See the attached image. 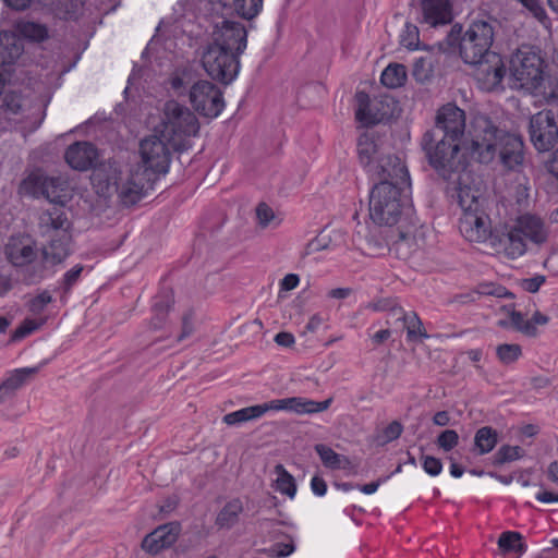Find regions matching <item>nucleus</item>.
Here are the masks:
<instances>
[{
	"instance_id": "1",
	"label": "nucleus",
	"mask_w": 558,
	"mask_h": 558,
	"mask_svg": "<svg viewBox=\"0 0 558 558\" xmlns=\"http://www.w3.org/2000/svg\"><path fill=\"white\" fill-rule=\"evenodd\" d=\"M456 183V191L450 193L457 197L462 209L459 219L460 233L471 243L485 244L497 250L502 241L493 233L490 219L484 210L482 180L473 172H463Z\"/></svg>"
},
{
	"instance_id": "2",
	"label": "nucleus",
	"mask_w": 558,
	"mask_h": 558,
	"mask_svg": "<svg viewBox=\"0 0 558 558\" xmlns=\"http://www.w3.org/2000/svg\"><path fill=\"white\" fill-rule=\"evenodd\" d=\"M470 155L481 163H489L497 156L508 170H518L524 161L521 136L500 130L487 116L476 114L472 120Z\"/></svg>"
},
{
	"instance_id": "3",
	"label": "nucleus",
	"mask_w": 558,
	"mask_h": 558,
	"mask_svg": "<svg viewBox=\"0 0 558 558\" xmlns=\"http://www.w3.org/2000/svg\"><path fill=\"white\" fill-rule=\"evenodd\" d=\"M121 170L113 163H104L95 168L92 173V182L97 193L104 197H110L117 193L124 205H133L150 189L157 177L136 169L130 175L122 179Z\"/></svg>"
},
{
	"instance_id": "4",
	"label": "nucleus",
	"mask_w": 558,
	"mask_h": 558,
	"mask_svg": "<svg viewBox=\"0 0 558 558\" xmlns=\"http://www.w3.org/2000/svg\"><path fill=\"white\" fill-rule=\"evenodd\" d=\"M420 146L428 165L439 177L448 181V192L456 191V182L463 172H472L466 168L460 154V144L444 137L440 130L429 129L422 135Z\"/></svg>"
},
{
	"instance_id": "5",
	"label": "nucleus",
	"mask_w": 558,
	"mask_h": 558,
	"mask_svg": "<svg viewBox=\"0 0 558 558\" xmlns=\"http://www.w3.org/2000/svg\"><path fill=\"white\" fill-rule=\"evenodd\" d=\"M379 181L369 193V217L379 226H393L409 206L410 183Z\"/></svg>"
},
{
	"instance_id": "6",
	"label": "nucleus",
	"mask_w": 558,
	"mask_h": 558,
	"mask_svg": "<svg viewBox=\"0 0 558 558\" xmlns=\"http://www.w3.org/2000/svg\"><path fill=\"white\" fill-rule=\"evenodd\" d=\"M156 129L174 150H183L186 148V142L198 134L199 122L190 108L171 99L165 102L160 123Z\"/></svg>"
},
{
	"instance_id": "7",
	"label": "nucleus",
	"mask_w": 558,
	"mask_h": 558,
	"mask_svg": "<svg viewBox=\"0 0 558 558\" xmlns=\"http://www.w3.org/2000/svg\"><path fill=\"white\" fill-rule=\"evenodd\" d=\"M549 230L544 220L532 214H524L517 218L514 225L507 232L502 242L504 251L510 258H517L527 251L526 241L536 246L545 244Z\"/></svg>"
},
{
	"instance_id": "8",
	"label": "nucleus",
	"mask_w": 558,
	"mask_h": 558,
	"mask_svg": "<svg viewBox=\"0 0 558 558\" xmlns=\"http://www.w3.org/2000/svg\"><path fill=\"white\" fill-rule=\"evenodd\" d=\"M546 63L541 54L529 47H522L510 59V75L515 87L526 92H536L545 81Z\"/></svg>"
},
{
	"instance_id": "9",
	"label": "nucleus",
	"mask_w": 558,
	"mask_h": 558,
	"mask_svg": "<svg viewBox=\"0 0 558 558\" xmlns=\"http://www.w3.org/2000/svg\"><path fill=\"white\" fill-rule=\"evenodd\" d=\"M497 26L496 20H476L470 24L459 43V53L465 63H476L494 52L490 48Z\"/></svg>"
},
{
	"instance_id": "10",
	"label": "nucleus",
	"mask_w": 558,
	"mask_h": 558,
	"mask_svg": "<svg viewBox=\"0 0 558 558\" xmlns=\"http://www.w3.org/2000/svg\"><path fill=\"white\" fill-rule=\"evenodd\" d=\"M172 150H174L172 145L160 133H157L155 128L154 133L142 140L140 144L142 170L157 178L159 174H166L169 170Z\"/></svg>"
},
{
	"instance_id": "11",
	"label": "nucleus",
	"mask_w": 558,
	"mask_h": 558,
	"mask_svg": "<svg viewBox=\"0 0 558 558\" xmlns=\"http://www.w3.org/2000/svg\"><path fill=\"white\" fill-rule=\"evenodd\" d=\"M239 57L236 53L210 43L202 54V64L213 80L229 84L239 73Z\"/></svg>"
},
{
	"instance_id": "12",
	"label": "nucleus",
	"mask_w": 558,
	"mask_h": 558,
	"mask_svg": "<svg viewBox=\"0 0 558 558\" xmlns=\"http://www.w3.org/2000/svg\"><path fill=\"white\" fill-rule=\"evenodd\" d=\"M3 106L10 114V119L23 124V128L27 131H34L39 128L45 117L44 106L40 100L15 92L5 94Z\"/></svg>"
},
{
	"instance_id": "13",
	"label": "nucleus",
	"mask_w": 558,
	"mask_h": 558,
	"mask_svg": "<svg viewBox=\"0 0 558 558\" xmlns=\"http://www.w3.org/2000/svg\"><path fill=\"white\" fill-rule=\"evenodd\" d=\"M529 134L537 151L551 150L558 143V124L554 111L544 109L533 114L530 118Z\"/></svg>"
},
{
	"instance_id": "14",
	"label": "nucleus",
	"mask_w": 558,
	"mask_h": 558,
	"mask_svg": "<svg viewBox=\"0 0 558 558\" xmlns=\"http://www.w3.org/2000/svg\"><path fill=\"white\" fill-rule=\"evenodd\" d=\"M189 97L194 110L206 118L218 117L225 108L221 89L209 81L201 80L194 83Z\"/></svg>"
},
{
	"instance_id": "15",
	"label": "nucleus",
	"mask_w": 558,
	"mask_h": 558,
	"mask_svg": "<svg viewBox=\"0 0 558 558\" xmlns=\"http://www.w3.org/2000/svg\"><path fill=\"white\" fill-rule=\"evenodd\" d=\"M355 119L368 128L389 120L393 116V99L389 97L371 99L365 92L355 94Z\"/></svg>"
},
{
	"instance_id": "16",
	"label": "nucleus",
	"mask_w": 558,
	"mask_h": 558,
	"mask_svg": "<svg viewBox=\"0 0 558 558\" xmlns=\"http://www.w3.org/2000/svg\"><path fill=\"white\" fill-rule=\"evenodd\" d=\"M470 64L475 66L474 77L483 90L502 89L501 83L507 70L499 53H488L481 61Z\"/></svg>"
},
{
	"instance_id": "17",
	"label": "nucleus",
	"mask_w": 558,
	"mask_h": 558,
	"mask_svg": "<svg viewBox=\"0 0 558 558\" xmlns=\"http://www.w3.org/2000/svg\"><path fill=\"white\" fill-rule=\"evenodd\" d=\"M211 43L241 56L247 46V31L240 22L225 20L215 26Z\"/></svg>"
},
{
	"instance_id": "18",
	"label": "nucleus",
	"mask_w": 558,
	"mask_h": 558,
	"mask_svg": "<svg viewBox=\"0 0 558 558\" xmlns=\"http://www.w3.org/2000/svg\"><path fill=\"white\" fill-rule=\"evenodd\" d=\"M444 137L460 142L465 131V112L453 104L442 106L436 114L435 126Z\"/></svg>"
},
{
	"instance_id": "19",
	"label": "nucleus",
	"mask_w": 558,
	"mask_h": 558,
	"mask_svg": "<svg viewBox=\"0 0 558 558\" xmlns=\"http://www.w3.org/2000/svg\"><path fill=\"white\" fill-rule=\"evenodd\" d=\"M38 231L40 236H60L64 241L68 232H71V221L64 208L52 205L43 210L38 217Z\"/></svg>"
},
{
	"instance_id": "20",
	"label": "nucleus",
	"mask_w": 558,
	"mask_h": 558,
	"mask_svg": "<svg viewBox=\"0 0 558 558\" xmlns=\"http://www.w3.org/2000/svg\"><path fill=\"white\" fill-rule=\"evenodd\" d=\"M181 533V524L177 521L157 526L142 541V548L150 555H157L161 550L171 547Z\"/></svg>"
},
{
	"instance_id": "21",
	"label": "nucleus",
	"mask_w": 558,
	"mask_h": 558,
	"mask_svg": "<svg viewBox=\"0 0 558 558\" xmlns=\"http://www.w3.org/2000/svg\"><path fill=\"white\" fill-rule=\"evenodd\" d=\"M368 172L377 175L380 181L388 180L389 182L398 184H401V181L410 183V177L405 165L395 155H381Z\"/></svg>"
},
{
	"instance_id": "22",
	"label": "nucleus",
	"mask_w": 558,
	"mask_h": 558,
	"mask_svg": "<svg viewBox=\"0 0 558 558\" xmlns=\"http://www.w3.org/2000/svg\"><path fill=\"white\" fill-rule=\"evenodd\" d=\"M332 402V399H326L324 401H314L301 397H291L284 399H276L269 401L270 410H286L292 411L296 414H315L326 411Z\"/></svg>"
},
{
	"instance_id": "23",
	"label": "nucleus",
	"mask_w": 558,
	"mask_h": 558,
	"mask_svg": "<svg viewBox=\"0 0 558 558\" xmlns=\"http://www.w3.org/2000/svg\"><path fill=\"white\" fill-rule=\"evenodd\" d=\"M421 23L428 27L450 24L452 21V9L449 0H422Z\"/></svg>"
},
{
	"instance_id": "24",
	"label": "nucleus",
	"mask_w": 558,
	"mask_h": 558,
	"mask_svg": "<svg viewBox=\"0 0 558 558\" xmlns=\"http://www.w3.org/2000/svg\"><path fill=\"white\" fill-rule=\"evenodd\" d=\"M96 157V148L87 142H76L70 145L64 155L68 165L80 171L89 169Z\"/></svg>"
},
{
	"instance_id": "25",
	"label": "nucleus",
	"mask_w": 558,
	"mask_h": 558,
	"mask_svg": "<svg viewBox=\"0 0 558 558\" xmlns=\"http://www.w3.org/2000/svg\"><path fill=\"white\" fill-rule=\"evenodd\" d=\"M39 371V367H25L12 371L9 376L0 383V403L13 397L27 381Z\"/></svg>"
},
{
	"instance_id": "26",
	"label": "nucleus",
	"mask_w": 558,
	"mask_h": 558,
	"mask_svg": "<svg viewBox=\"0 0 558 558\" xmlns=\"http://www.w3.org/2000/svg\"><path fill=\"white\" fill-rule=\"evenodd\" d=\"M46 243L41 247L43 259L51 265L62 263L70 255V245L72 233L68 232L66 239L60 240V236H41Z\"/></svg>"
},
{
	"instance_id": "27",
	"label": "nucleus",
	"mask_w": 558,
	"mask_h": 558,
	"mask_svg": "<svg viewBox=\"0 0 558 558\" xmlns=\"http://www.w3.org/2000/svg\"><path fill=\"white\" fill-rule=\"evenodd\" d=\"M357 154L361 165L369 171L384 155L383 145L375 140L373 133L365 132L359 138Z\"/></svg>"
},
{
	"instance_id": "28",
	"label": "nucleus",
	"mask_w": 558,
	"mask_h": 558,
	"mask_svg": "<svg viewBox=\"0 0 558 558\" xmlns=\"http://www.w3.org/2000/svg\"><path fill=\"white\" fill-rule=\"evenodd\" d=\"M390 312L397 319L403 322L410 341H416L418 338H428V335L424 330L423 323L416 313H405L400 306H392Z\"/></svg>"
},
{
	"instance_id": "29",
	"label": "nucleus",
	"mask_w": 558,
	"mask_h": 558,
	"mask_svg": "<svg viewBox=\"0 0 558 558\" xmlns=\"http://www.w3.org/2000/svg\"><path fill=\"white\" fill-rule=\"evenodd\" d=\"M7 258L14 266H24L36 258V251L31 244L23 243L21 240L11 239L4 248Z\"/></svg>"
},
{
	"instance_id": "30",
	"label": "nucleus",
	"mask_w": 558,
	"mask_h": 558,
	"mask_svg": "<svg viewBox=\"0 0 558 558\" xmlns=\"http://www.w3.org/2000/svg\"><path fill=\"white\" fill-rule=\"evenodd\" d=\"M341 230L325 227L314 239H312L304 247L302 257L325 251L331 247L335 241L342 239Z\"/></svg>"
},
{
	"instance_id": "31",
	"label": "nucleus",
	"mask_w": 558,
	"mask_h": 558,
	"mask_svg": "<svg viewBox=\"0 0 558 558\" xmlns=\"http://www.w3.org/2000/svg\"><path fill=\"white\" fill-rule=\"evenodd\" d=\"M268 411H270L269 402H266L228 413L222 417V421L227 425H235L239 423H244L251 420L258 418Z\"/></svg>"
},
{
	"instance_id": "32",
	"label": "nucleus",
	"mask_w": 558,
	"mask_h": 558,
	"mask_svg": "<svg viewBox=\"0 0 558 558\" xmlns=\"http://www.w3.org/2000/svg\"><path fill=\"white\" fill-rule=\"evenodd\" d=\"M174 299L171 291L160 295L153 305V317L150 319V326L153 329H160L166 324L167 314L170 307L173 305Z\"/></svg>"
},
{
	"instance_id": "33",
	"label": "nucleus",
	"mask_w": 558,
	"mask_h": 558,
	"mask_svg": "<svg viewBox=\"0 0 558 558\" xmlns=\"http://www.w3.org/2000/svg\"><path fill=\"white\" fill-rule=\"evenodd\" d=\"M498 442V433L490 426L478 428L474 436V450L477 454L490 452Z\"/></svg>"
},
{
	"instance_id": "34",
	"label": "nucleus",
	"mask_w": 558,
	"mask_h": 558,
	"mask_svg": "<svg viewBox=\"0 0 558 558\" xmlns=\"http://www.w3.org/2000/svg\"><path fill=\"white\" fill-rule=\"evenodd\" d=\"M242 511V502L239 499H233L220 510L215 523L220 529H230L238 522Z\"/></svg>"
},
{
	"instance_id": "35",
	"label": "nucleus",
	"mask_w": 558,
	"mask_h": 558,
	"mask_svg": "<svg viewBox=\"0 0 558 558\" xmlns=\"http://www.w3.org/2000/svg\"><path fill=\"white\" fill-rule=\"evenodd\" d=\"M314 448L323 464L328 469H345L350 464V461L347 457L337 453L332 448L324 444H317Z\"/></svg>"
},
{
	"instance_id": "36",
	"label": "nucleus",
	"mask_w": 558,
	"mask_h": 558,
	"mask_svg": "<svg viewBox=\"0 0 558 558\" xmlns=\"http://www.w3.org/2000/svg\"><path fill=\"white\" fill-rule=\"evenodd\" d=\"M381 83L389 88H397L407 81V69L403 64L390 63L381 73Z\"/></svg>"
},
{
	"instance_id": "37",
	"label": "nucleus",
	"mask_w": 558,
	"mask_h": 558,
	"mask_svg": "<svg viewBox=\"0 0 558 558\" xmlns=\"http://www.w3.org/2000/svg\"><path fill=\"white\" fill-rule=\"evenodd\" d=\"M64 184L65 182L59 178H47L41 183V194L53 205L62 204L65 197Z\"/></svg>"
},
{
	"instance_id": "38",
	"label": "nucleus",
	"mask_w": 558,
	"mask_h": 558,
	"mask_svg": "<svg viewBox=\"0 0 558 558\" xmlns=\"http://www.w3.org/2000/svg\"><path fill=\"white\" fill-rule=\"evenodd\" d=\"M423 232L414 226L407 230L398 229V240L395 242L396 250L418 247L420 243L423 242Z\"/></svg>"
},
{
	"instance_id": "39",
	"label": "nucleus",
	"mask_w": 558,
	"mask_h": 558,
	"mask_svg": "<svg viewBox=\"0 0 558 558\" xmlns=\"http://www.w3.org/2000/svg\"><path fill=\"white\" fill-rule=\"evenodd\" d=\"M276 489L290 498H293L296 493V484L294 477L284 469L282 464L275 466Z\"/></svg>"
},
{
	"instance_id": "40",
	"label": "nucleus",
	"mask_w": 558,
	"mask_h": 558,
	"mask_svg": "<svg viewBox=\"0 0 558 558\" xmlns=\"http://www.w3.org/2000/svg\"><path fill=\"white\" fill-rule=\"evenodd\" d=\"M522 536L518 532H504L499 536L498 546L502 553H520L525 550L524 544L521 543Z\"/></svg>"
},
{
	"instance_id": "41",
	"label": "nucleus",
	"mask_w": 558,
	"mask_h": 558,
	"mask_svg": "<svg viewBox=\"0 0 558 558\" xmlns=\"http://www.w3.org/2000/svg\"><path fill=\"white\" fill-rule=\"evenodd\" d=\"M524 450L519 446H501L493 457V464L496 466L502 465L508 462L515 461L522 458Z\"/></svg>"
},
{
	"instance_id": "42",
	"label": "nucleus",
	"mask_w": 558,
	"mask_h": 558,
	"mask_svg": "<svg viewBox=\"0 0 558 558\" xmlns=\"http://www.w3.org/2000/svg\"><path fill=\"white\" fill-rule=\"evenodd\" d=\"M496 355L502 364L510 365L521 357L522 348L517 343H502L496 348Z\"/></svg>"
},
{
	"instance_id": "43",
	"label": "nucleus",
	"mask_w": 558,
	"mask_h": 558,
	"mask_svg": "<svg viewBox=\"0 0 558 558\" xmlns=\"http://www.w3.org/2000/svg\"><path fill=\"white\" fill-rule=\"evenodd\" d=\"M508 315L510 318L511 326L519 332L527 336V337H536L537 328L533 326V323H530L529 319H524L522 313L517 312L514 310L508 311Z\"/></svg>"
},
{
	"instance_id": "44",
	"label": "nucleus",
	"mask_w": 558,
	"mask_h": 558,
	"mask_svg": "<svg viewBox=\"0 0 558 558\" xmlns=\"http://www.w3.org/2000/svg\"><path fill=\"white\" fill-rule=\"evenodd\" d=\"M235 12L245 20L254 19L263 5V0H234Z\"/></svg>"
},
{
	"instance_id": "45",
	"label": "nucleus",
	"mask_w": 558,
	"mask_h": 558,
	"mask_svg": "<svg viewBox=\"0 0 558 558\" xmlns=\"http://www.w3.org/2000/svg\"><path fill=\"white\" fill-rule=\"evenodd\" d=\"M497 295L502 294L498 290H493L489 286H482L478 290L470 291L466 293L457 294L452 298L451 303L466 304L476 301L481 295Z\"/></svg>"
},
{
	"instance_id": "46",
	"label": "nucleus",
	"mask_w": 558,
	"mask_h": 558,
	"mask_svg": "<svg viewBox=\"0 0 558 558\" xmlns=\"http://www.w3.org/2000/svg\"><path fill=\"white\" fill-rule=\"evenodd\" d=\"M535 96H542L547 104L551 105L558 101V81L545 76L544 84L536 92H530Z\"/></svg>"
},
{
	"instance_id": "47",
	"label": "nucleus",
	"mask_w": 558,
	"mask_h": 558,
	"mask_svg": "<svg viewBox=\"0 0 558 558\" xmlns=\"http://www.w3.org/2000/svg\"><path fill=\"white\" fill-rule=\"evenodd\" d=\"M412 74L414 78L420 83L428 81L433 74V64L430 60L426 58L417 59L413 64Z\"/></svg>"
},
{
	"instance_id": "48",
	"label": "nucleus",
	"mask_w": 558,
	"mask_h": 558,
	"mask_svg": "<svg viewBox=\"0 0 558 558\" xmlns=\"http://www.w3.org/2000/svg\"><path fill=\"white\" fill-rule=\"evenodd\" d=\"M420 44V32L416 25L407 23L401 34V45L412 50Z\"/></svg>"
},
{
	"instance_id": "49",
	"label": "nucleus",
	"mask_w": 558,
	"mask_h": 558,
	"mask_svg": "<svg viewBox=\"0 0 558 558\" xmlns=\"http://www.w3.org/2000/svg\"><path fill=\"white\" fill-rule=\"evenodd\" d=\"M403 430V426L399 421H392L386 426L381 435L377 436L376 440L378 445H386L392 440L398 439Z\"/></svg>"
},
{
	"instance_id": "50",
	"label": "nucleus",
	"mask_w": 558,
	"mask_h": 558,
	"mask_svg": "<svg viewBox=\"0 0 558 558\" xmlns=\"http://www.w3.org/2000/svg\"><path fill=\"white\" fill-rule=\"evenodd\" d=\"M459 444V435L454 429L442 430L436 439V445L444 451L452 450Z\"/></svg>"
},
{
	"instance_id": "51",
	"label": "nucleus",
	"mask_w": 558,
	"mask_h": 558,
	"mask_svg": "<svg viewBox=\"0 0 558 558\" xmlns=\"http://www.w3.org/2000/svg\"><path fill=\"white\" fill-rule=\"evenodd\" d=\"M256 219L262 229H266L272 221H276L275 211L266 203H259L256 207Z\"/></svg>"
},
{
	"instance_id": "52",
	"label": "nucleus",
	"mask_w": 558,
	"mask_h": 558,
	"mask_svg": "<svg viewBox=\"0 0 558 558\" xmlns=\"http://www.w3.org/2000/svg\"><path fill=\"white\" fill-rule=\"evenodd\" d=\"M44 325V320H35V319H25L20 327H17L12 333V340H20L33 331L37 330L40 326Z\"/></svg>"
},
{
	"instance_id": "53",
	"label": "nucleus",
	"mask_w": 558,
	"mask_h": 558,
	"mask_svg": "<svg viewBox=\"0 0 558 558\" xmlns=\"http://www.w3.org/2000/svg\"><path fill=\"white\" fill-rule=\"evenodd\" d=\"M22 33L34 40L40 41L47 37L46 27L28 22L22 26Z\"/></svg>"
},
{
	"instance_id": "54",
	"label": "nucleus",
	"mask_w": 558,
	"mask_h": 558,
	"mask_svg": "<svg viewBox=\"0 0 558 558\" xmlns=\"http://www.w3.org/2000/svg\"><path fill=\"white\" fill-rule=\"evenodd\" d=\"M52 296L49 292L44 291L34 299H32L28 303V308L33 314H40L44 308L51 303Z\"/></svg>"
},
{
	"instance_id": "55",
	"label": "nucleus",
	"mask_w": 558,
	"mask_h": 558,
	"mask_svg": "<svg viewBox=\"0 0 558 558\" xmlns=\"http://www.w3.org/2000/svg\"><path fill=\"white\" fill-rule=\"evenodd\" d=\"M422 465L424 471L430 476H437L442 470V463L440 459L433 456H422Z\"/></svg>"
},
{
	"instance_id": "56",
	"label": "nucleus",
	"mask_w": 558,
	"mask_h": 558,
	"mask_svg": "<svg viewBox=\"0 0 558 558\" xmlns=\"http://www.w3.org/2000/svg\"><path fill=\"white\" fill-rule=\"evenodd\" d=\"M545 281L546 277L544 275H536L532 278L521 279L520 287L529 293H536Z\"/></svg>"
},
{
	"instance_id": "57",
	"label": "nucleus",
	"mask_w": 558,
	"mask_h": 558,
	"mask_svg": "<svg viewBox=\"0 0 558 558\" xmlns=\"http://www.w3.org/2000/svg\"><path fill=\"white\" fill-rule=\"evenodd\" d=\"M526 8L535 19L544 22L547 19L546 12L538 0H518Z\"/></svg>"
},
{
	"instance_id": "58",
	"label": "nucleus",
	"mask_w": 558,
	"mask_h": 558,
	"mask_svg": "<svg viewBox=\"0 0 558 558\" xmlns=\"http://www.w3.org/2000/svg\"><path fill=\"white\" fill-rule=\"evenodd\" d=\"M82 271L83 266L75 265L72 269L65 272L62 280V288L64 292H68L73 287V284L78 280Z\"/></svg>"
},
{
	"instance_id": "59",
	"label": "nucleus",
	"mask_w": 558,
	"mask_h": 558,
	"mask_svg": "<svg viewBox=\"0 0 558 558\" xmlns=\"http://www.w3.org/2000/svg\"><path fill=\"white\" fill-rule=\"evenodd\" d=\"M300 278L295 274L286 275L280 281V291H291L298 287Z\"/></svg>"
},
{
	"instance_id": "60",
	"label": "nucleus",
	"mask_w": 558,
	"mask_h": 558,
	"mask_svg": "<svg viewBox=\"0 0 558 558\" xmlns=\"http://www.w3.org/2000/svg\"><path fill=\"white\" fill-rule=\"evenodd\" d=\"M190 82L186 80V73L183 72V73H175L171 78H170V85L172 87V89H174L175 92H179L180 89L182 88H185L187 86Z\"/></svg>"
},
{
	"instance_id": "61",
	"label": "nucleus",
	"mask_w": 558,
	"mask_h": 558,
	"mask_svg": "<svg viewBox=\"0 0 558 558\" xmlns=\"http://www.w3.org/2000/svg\"><path fill=\"white\" fill-rule=\"evenodd\" d=\"M193 332V324L190 314H185L182 318V331L178 337V341H182L183 339L190 337Z\"/></svg>"
},
{
	"instance_id": "62",
	"label": "nucleus",
	"mask_w": 558,
	"mask_h": 558,
	"mask_svg": "<svg viewBox=\"0 0 558 558\" xmlns=\"http://www.w3.org/2000/svg\"><path fill=\"white\" fill-rule=\"evenodd\" d=\"M294 337L292 333L290 332H286V331H282V332H279L275 336V342L278 344V345H281V347H284V348H290L294 344Z\"/></svg>"
},
{
	"instance_id": "63",
	"label": "nucleus",
	"mask_w": 558,
	"mask_h": 558,
	"mask_svg": "<svg viewBox=\"0 0 558 558\" xmlns=\"http://www.w3.org/2000/svg\"><path fill=\"white\" fill-rule=\"evenodd\" d=\"M311 487L313 493L316 494L317 496H324L327 490L326 482L319 476H314L312 478Z\"/></svg>"
},
{
	"instance_id": "64",
	"label": "nucleus",
	"mask_w": 558,
	"mask_h": 558,
	"mask_svg": "<svg viewBox=\"0 0 558 558\" xmlns=\"http://www.w3.org/2000/svg\"><path fill=\"white\" fill-rule=\"evenodd\" d=\"M276 557H287L294 551V546L292 544H277L274 549Z\"/></svg>"
}]
</instances>
